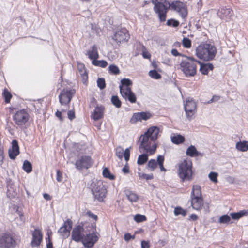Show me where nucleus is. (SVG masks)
Here are the masks:
<instances>
[{"instance_id":"obj_1","label":"nucleus","mask_w":248,"mask_h":248,"mask_svg":"<svg viewBox=\"0 0 248 248\" xmlns=\"http://www.w3.org/2000/svg\"><path fill=\"white\" fill-rule=\"evenodd\" d=\"M159 129L157 126H153L149 128L147 131L140 137L139 140H141L140 145V149H143L149 155L154 154L157 148V145L153 144L152 146L149 142V139L152 141H155L158 138Z\"/></svg>"},{"instance_id":"obj_2","label":"nucleus","mask_w":248,"mask_h":248,"mask_svg":"<svg viewBox=\"0 0 248 248\" xmlns=\"http://www.w3.org/2000/svg\"><path fill=\"white\" fill-rule=\"evenodd\" d=\"M217 53V49L214 45L209 43L201 44L196 49L197 57L206 61L214 59Z\"/></svg>"},{"instance_id":"obj_3","label":"nucleus","mask_w":248,"mask_h":248,"mask_svg":"<svg viewBox=\"0 0 248 248\" xmlns=\"http://www.w3.org/2000/svg\"><path fill=\"white\" fill-rule=\"evenodd\" d=\"M192 169V163L191 161L185 159L179 164L177 172L181 182L190 181L193 179V172Z\"/></svg>"},{"instance_id":"obj_4","label":"nucleus","mask_w":248,"mask_h":248,"mask_svg":"<svg viewBox=\"0 0 248 248\" xmlns=\"http://www.w3.org/2000/svg\"><path fill=\"white\" fill-rule=\"evenodd\" d=\"M186 59L182 60L180 63L182 71L186 77L194 76L197 73V63L196 60L192 57H186Z\"/></svg>"},{"instance_id":"obj_5","label":"nucleus","mask_w":248,"mask_h":248,"mask_svg":"<svg viewBox=\"0 0 248 248\" xmlns=\"http://www.w3.org/2000/svg\"><path fill=\"white\" fill-rule=\"evenodd\" d=\"M91 191L94 200L102 202L106 196L107 189L101 182H93L91 184Z\"/></svg>"},{"instance_id":"obj_6","label":"nucleus","mask_w":248,"mask_h":248,"mask_svg":"<svg viewBox=\"0 0 248 248\" xmlns=\"http://www.w3.org/2000/svg\"><path fill=\"white\" fill-rule=\"evenodd\" d=\"M165 3L168 5L170 10L178 13L183 18H185L187 15V9L185 3L179 0L173 1L171 3L165 0Z\"/></svg>"},{"instance_id":"obj_7","label":"nucleus","mask_w":248,"mask_h":248,"mask_svg":"<svg viewBox=\"0 0 248 248\" xmlns=\"http://www.w3.org/2000/svg\"><path fill=\"white\" fill-rule=\"evenodd\" d=\"M16 242L12 235L5 233L0 237V248H14Z\"/></svg>"},{"instance_id":"obj_8","label":"nucleus","mask_w":248,"mask_h":248,"mask_svg":"<svg viewBox=\"0 0 248 248\" xmlns=\"http://www.w3.org/2000/svg\"><path fill=\"white\" fill-rule=\"evenodd\" d=\"M154 12L158 15L160 22L166 21L168 11L170 10L168 5L164 3H157L154 7Z\"/></svg>"},{"instance_id":"obj_9","label":"nucleus","mask_w":248,"mask_h":248,"mask_svg":"<svg viewBox=\"0 0 248 248\" xmlns=\"http://www.w3.org/2000/svg\"><path fill=\"white\" fill-rule=\"evenodd\" d=\"M29 120V114L24 109L17 111L13 116L14 121L19 126L24 125Z\"/></svg>"},{"instance_id":"obj_10","label":"nucleus","mask_w":248,"mask_h":248,"mask_svg":"<svg viewBox=\"0 0 248 248\" xmlns=\"http://www.w3.org/2000/svg\"><path fill=\"white\" fill-rule=\"evenodd\" d=\"M93 163V161L90 156L82 155L77 160L75 166L78 170L87 169L90 168Z\"/></svg>"},{"instance_id":"obj_11","label":"nucleus","mask_w":248,"mask_h":248,"mask_svg":"<svg viewBox=\"0 0 248 248\" xmlns=\"http://www.w3.org/2000/svg\"><path fill=\"white\" fill-rule=\"evenodd\" d=\"M84 231V229L82 225H78L75 227L71 232L72 240L76 242H79L82 241L85 237Z\"/></svg>"},{"instance_id":"obj_12","label":"nucleus","mask_w":248,"mask_h":248,"mask_svg":"<svg viewBox=\"0 0 248 248\" xmlns=\"http://www.w3.org/2000/svg\"><path fill=\"white\" fill-rule=\"evenodd\" d=\"M75 93L74 89H63L59 96L60 103L62 105L69 104Z\"/></svg>"},{"instance_id":"obj_13","label":"nucleus","mask_w":248,"mask_h":248,"mask_svg":"<svg viewBox=\"0 0 248 248\" xmlns=\"http://www.w3.org/2000/svg\"><path fill=\"white\" fill-rule=\"evenodd\" d=\"M186 117L190 120L196 110V104L192 99H188L184 105Z\"/></svg>"},{"instance_id":"obj_14","label":"nucleus","mask_w":248,"mask_h":248,"mask_svg":"<svg viewBox=\"0 0 248 248\" xmlns=\"http://www.w3.org/2000/svg\"><path fill=\"white\" fill-rule=\"evenodd\" d=\"M217 14L221 19L228 22L231 19L233 15V12L231 8L223 6L218 10Z\"/></svg>"},{"instance_id":"obj_15","label":"nucleus","mask_w":248,"mask_h":248,"mask_svg":"<svg viewBox=\"0 0 248 248\" xmlns=\"http://www.w3.org/2000/svg\"><path fill=\"white\" fill-rule=\"evenodd\" d=\"M73 222L70 219H67L63 223V225L59 229L58 232L63 238H67L70 233L72 228Z\"/></svg>"},{"instance_id":"obj_16","label":"nucleus","mask_w":248,"mask_h":248,"mask_svg":"<svg viewBox=\"0 0 248 248\" xmlns=\"http://www.w3.org/2000/svg\"><path fill=\"white\" fill-rule=\"evenodd\" d=\"M32 239L31 242L32 247H38L40 245L43 239V233L41 230L35 228L32 233Z\"/></svg>"},{"instance_id":"obj_17","label":"nucleus","mask_w":248,"mask_h":248,"mask_svg":"<svg viewBox=\"0 0 248 248\" xmlns=\"http://www.w3.org/2000/svg\"><path fill=\"white\" fill-rule=\"evenodd\" d=\"M129 38V34L128 31L125 29H123L115 32L112 39L117 43L123 41H127Z\"/></svg>"},{"instance_id":"obj_18","label":"nucleus","mask_w":248,"mask_h":248,"mask_svg":"<svg viewBox=\"0 0 248 248\" xmlns=\"http://www.w3.org/2000/svg\"><path fill=\"white\" fill-rule=\"evenodd\" d=\"M9 156L11 159H16L20 154L19 147L16 140H13L12 141V148L8 150Z\"/></svg>"},{"instance_id":"obj_19","label":"nucleus","mask_w":248,"mask_h":248,"mask_svg":"<svg viewBox=\"0 0 248 248\" xmlns=\"http://www.w3.org/2000/svg\"><path fill=\"white\" fill-rule=\"evenodd\" d=\"M130 148H126L124 151V149L120 146L117 147L115 149L116 155L122 159L124 156L126 161H128L130 158Z\"/></svg>"},{"instance_id":"obj_20","label":"nucleus","mask_w":248,"mask_h":248,"mask_svg":"<svg viewBox=\"0 0 248 248\" xmlns=\"http://www.w3.org/2000/svg\"><path fill=\"white\" fill-rule=\"evenodd\" d=\"M105 107L104 106L97 105L93 113L91 114V118L95 121L99 120L104 117Z\"/></svg>"},{"instance_id":"obj_21","label":"nucleus","mask_w":248,"mask_h":248,"mask_svg":"<svg viewBox=\"0 0 248 248\" xmlns=\"http://www.w3.org/2000/svg\"><path fill=\"white\" fill-rule=\"evenodd\" d=\"M122 97L127 99L131 103L136 102L137 98L135 93L132 91L131 88H126V91H121L120 93Z\"/></svg>"},{"instance_id":"obj_22","label":"nucleus","mask_w":248,"mask_h":248,"mask_svg":"<svg viewBox=\"0 0 248 248\" xmlns=\"http://www.w3.org/2000/svg\"><path fill=\"white\" fill-rule=\"evenodd\" d=\"M152 116V115L146 112H141L135 113L133 114L131 121H133L134 122L137 121H141L142 120H147L150 119Z\"/></svg>"},{"instance_id":"obj_23","label":"nucleus","mask_w":248,"mask_h":248,"mask_svg":"<svg viewBox=\"0 0 248 248\" xmlns=\"http://www.w3.org/2000/svg\"><path fill=\"white\" fill-rule=\"evenodd\" d=\"M191 204L194 209L200 210L203 205L202 197H191Z\"/></svg>"},{"instance_id":"obj_24","label":"nucleus","mask_w":248,"mask_h":248,"mask_svg":"<svg viewBox=\"0 0 248 248\" xmlns=\"http://www.w3.org/2000/svg\"><path fill=\"white\" fill-rule=\"evenodd\" d=\"M197 63L200 65V71L203 75H207L209 70H212L214 68V66L212 64L203 63L199 61H197Z\"/></svg>"},{"instance_id":"obj_25","label":"nucleus","mask_w":248,"mask_h":248,"mask_svg":"<svg viewBox=\"0 0 248 248\" xmlns=\"http://www.w3.org/2000/svg\"><path fill=\"white\" fill-rule=\"evenodd\" d=\"M186 155L190 157L202 156L203 154L198 152L196 147L190 145L186 151Z\"/></svg>"},{"instance_id":"obj_26","label":"nucleus","mask_w":248,"mask_h":248,"mask_svg":"<svg viewBox=\"0 0 248 248\" xmlns=\"http://www.w3.org/2000/svg\"><path fill=\"white\" fill-rule=\"evenodd\" d=\"M86 55H88L89 58L93 61L99 58V54L96 46H93L92 50L87 51Z\"/></svg>"},{"instance_id":"obj_27","label":"nucleus","mask_w":248,"mask_h":248,"mask_svg":"<svg viewBox=\"0 0 248 248\" xmlns=\"http://www.w3.org/2000/svg\"><path fill=\"white\" fill-rule=\"evenodd\" d=\"M132 85V81L129 78H124L121 80V84L119 86L120 92L126 91V88H130Z\"/></svg>"},{"instance_id":"obj_28","label":"nucleus","mask_w":248,"mask_h":248,"mask_svg":"<svg viewBox=\"0 0 248 248\" xmlns=\"http://www.w3.org/2000/svg\"><path fill=\"white\" fill-rule=\"evenodd\" d=\"M248 215V210H242L238 212L231 213L230 216L234 220H238L245 216Z\"/></svg>"},{"instance_id":"obj_29","label":"nucleus","mask_w":248,"mask_h":248,"mask_svg":"<svg viewBox=\"0 0 248 248\" xmlns=\"http://www.w3.org/2000/svg\"><path fill=\"white\" fill-rule=\"evenodd\" d=\"M191 197H202L201 186L198 185L193 186Z\"/></svg>"},{"instance_id":"obj_30","label":"nucleus","mask_w":248,"mask_h":248,"mask_svg":"<svg viewBox=\"0 0 248 248\" xmlns=\"http://www.w3.org/2000/svg\"><path fill=\"white\" fill-rule=\"evenodd\" d=\"M236 149L240 151L245 152L248 150V141H239L236 144Z\"/></svg>"},{"instance_id":"obj_31","label":"nucleus","mask_w":248,"mask_h":248,"mask_svg":"<svg viewBox=\"0 0 248 248\" xmlns=\"http://www.w3.org/2000/svg\"><path fill=\"white\" fill-rule=\"evenodd\" d=\"M125 195L127 199L131 202H136L138 199V196L136 193L130 190H126L125 191Z\"/></svg>"},{"instance_id":"obj_32","label":"nucleus","mask_w":248,"mask_h":248,"mask_svg":"<svg viewBox=\"0 0 248 248\" xmlns=\"http://www.w3.org/2000/svg\"><path fill=\"white\" fill-rule=\"evenodd\" d=\"M171 141L175 144H180L185 141V137L181 135H177L172 136L171 138Z\"/></svg>"},{"instance_id":"obj_33","label":"nucleus","mask_w":248,"mask_h":248,"mask_svg":"<svg viewBox=\"0 0 248 248\" xmlns=\"http://www.w3.org/2000/svg\"><path fill=\"white\" fill-rule=\"evenodd\" d=\"M148 159V155L147 154H142L138 157L137 163L138 165H142L144 164Z\"/></svg>"},{"instance_id":"obj_34","label":"nucleus","mask_w":248,"mask_h":248,"mask_svg":"<svg viewBox=\"0 0 248 248\" xmlns=\"http://www.w3.org/2000/svg\"><path fill=\"white\" fill-rule=\"evenodd\" d=\"M108 72L110 74L115 75H119L120 73L119 67L115 64H111L109 66Z\"/></svg>"},{"instance_id":"obj_35","label":"nucleus","mask_w":248,"mask_h":248,"mask_svg":"<svg viewBox=\"0 0 248 248\" xmlns=\"http://www.w3.org/2000/svg\"><path fill=\"white\" fill-rule=\"evenodd\" d=\"M22 168L24 170L28 173L31 172L32 170L31 164L27 160L24 161Z\"/></svg>"},{"instance_id":"obj_36","label":"nucleus","mask_w":248,"mask_h":248,"mask_svg":"<svg viewBox=\"0 0 248 248\" xmlns=\"http://www.w3.org/2000/svg\"><path fill=\"white\" fill-rule=\"evenodd\" d=\"M92 64L95 66L101 67L102 68H105L108 65L107 61L105 60H97V59L92 61Z\"/></svg>"},{"instance_id":"obj_37","label":"nucleus","mask_w":248,"mask_h":248,"mask_svg":"<svg viewBox=\"0 0 248 248\" xmlns=\"http://www.w3.org/2000/svg\"><path fill=\"white\" fill-rule=\"evenodd\" d=\"M103 175L104 177L108 178L110 180H114L115 179V176L113 174H112L109 169L107 168H105L103 170Z\"/></svg>"},{"instance_id":"obj_38","label":"nucleus","mask_w":248,"mask_h":248,"mask_svg":"<svg viewBox=\"0 0 248 248\" xmlns=\"http://www.w3.org/2000/svg\"><path fill=\"white\" fill-rule=\"evenodd\" d=\"M111 101L112 104L115 106L116 108H120L121 107V101L119 99V97L116 95H113L112 96Z\"/></svg>"},{"instance_id":"obj_39","label":"nucleus","mask_w":248,"mask_h":248,"mask_svg":"<svg viewBox=\"0 0 248 248\" xmlns=\"http://www.w3.org/2000/svg\"><path fill=\"white\" fill-rule=\"evenodd\" d=\"M174 214L175 216L182 215L183 216L185 217L186 215V211L184 210L182 207L178 206L175 208Z\"/></svg>"},{"instance_id":"obj_40","label":"nucleus","mask_w":248,"mask_h":248,"mask_svg":"<svg viewBox=\"0 0 248 248\" xmlns=\"http://www.w3.org/2000/svg\"><path fill=\"white\" fill-rule=\"evenodd\" d=\"M149 75L152 78L155 79H159L161 78V75L158 73L155 70H150L149 72Z\"/></svg>"},{"instance_id":"obj_41","label":"nucleus","mask_w":248,"mask_h":248,"mask_svg":"<svg viewBox=\"0 0 248 248\" xmlns=\"http://www.w3.org/2000/svg\"><path fill=\"white\" fill-rule=\"evenodd\" d=\"M166 25L168 26L176 28L179 25V22L173 18H171L167 20Z\"/></svg>"},{"instance_id":"obj_42","label":"nucleus","mask_w":248,"mask_h":248,"mask_svg":"<svg viewBox=\"0 0 248 248\" xmlns=\"http://www.w3.org/2000/svg\"><path fill=\"white\" fill-rule=\"evenodd\" d=\"M85 238L88 241L91 242H95V243L98 241V237L95 233H89L87 234Z\"/></svg>"},{"instance_id":"obj_43","label":"nucleus","mask_w":248,"mask_h":248,"mask_svg":"<svg viewBox=\"0 0 248 248\" xmlns=\"http://www.w3.org/2000/svg\"><path fill=\"white\" fill-rule=\"evenodd\" d=\"M3 95L5 99V102L6 103H9L12 96L11 93L7 89H5L3 92Z\"/></svg>"},{"instance_id":"obj_44","label":"nucleus","mask_w":248,"mask_h":248,"mask_svg":"<svg viewBox=\"0 0 248 248\" xmlns=\"http://www.w3.org/2000/svg\"><path fill=\"white\" fill-rule=\"evenodd\" d=\"M231 220L230 216L224 215L220 217L218 222L220 223H227Z\"/></svg>"},{"instance_id":"obj_45","label":"nucleus","mask_w":248,"mask_h":248,"mask_svg":"<svg viewBox=\"0 0 248 248\" xmlns=\"http://www.w3.org/2000/svg\"><path fill=\"white\" fill-rule=\"evenodd\" d=\"M134 220L136 222L138 223L142 222L146 220V217L143 215L136 214L134 216Z\"/></svg>"},{"instance_id":"obj_46","label":"nucleus","mask_w":248,"mask_h":248,"mask_svg":"<svg viewBox=\"0 0 248 248\" xmlns=\"http://www.w3.org/2000/svg\"><path fill=\"white\" fill-rule=\"evenodd\" d=\"M97 85L100 89H104L106 87L105 79L104 78H98L97 80Z\"/></svg>"},{"instance_id":"obj_47","label":"nucleus","mask_w":248,"mask_h":248,"mask_svg":"<svg viewBox=\"0 0 248 248\" xmlns=\"http://www.w3.org/2000/svg\"><path fill=\"white\" fill-rule=\"evenodd\" d=\"M81 242H82L84 247L87 248H92V247L95 244V242H91V241H88L86 240L85 237Z\"/></svg>"},{"instance_id":"obj_48","label":"nucleus","mask_w":248,"mask_h":248,"mask_svg":"<svg viewBox=\"0 0 248 248\" xmlns=\"http://www.w3.org/2000/svg\"><path fill=\"white\" fill-rule=\"evenodd\" d=\"M147 167L150 168L152 170H154L157 167V163L155 159L150 160L147 164Z\"/></svg>"},{"instance_id":"obj_49","label":"nucleus","mask_w":248,"mask_h":248,"mask_svg":"<svg viewBox=\"0 0 248 248\" xmlns=\"http://www.w3.org/2000/svg\"><path fill=\"white\" fill-rule=\"evenodd\" d=\"M217 176L218 173L215 172H211L208 175L210 180L214 183L217 182Z\"/></svg>"},{"instance_id":"obj_50","label":"nucleus","mask_w":248,"mask_h":248,"mask_svg":"<svg viewBox=\"0 0 248 248\" xmlns=\"http://www.w3.org/2000/svg\"><path fill=\"white\" fill-rule=\"evenodd\" d=\"M182 44H183V46L185 48H190L191 46V41L188 38H186V37L184 38L183 39V41H182Z\"/></svg>"},{"instance_id":"obj_51","label":"nucleus","mask_w":248,"mask_h":248,"mask_svg":"<svg viewBox=\"0 0 248 248\" xmlns=\"http://www.w3.org/2000/svg\"><path fill=\"white\" fill-rule=\"evenodd\" d=\"M139 175L140 178L147 180H152L153 179V175L152 174H146L145 173L141 174L139 173Z\"/></svg>"},{"instance_id":"obj_52","label":"nucleus","mask_w":248,"mask_h":248,"mask_svg":"<svg viewBox=\"0 0 248 248\" xmlns=\"http://www.w3.org/2000/svg\"><path fill=\"white\" fill-rule=\"evenodd\" d=\"M80 75L82 78V80H83V82L84 84H86L87 81V79H88V74L85 70H84L82 71V72H80Z\"/></svg>"},{"instance_id":"obj_53","label":"nucleus","mask_w":248,"mask_h":248,"mask_svg":"<svg viewBox=\"0 0 248 248\" xmlns=\"http://www.w3.org/2000/svg\"><path fill=\"white\" fill-rule=\"evenodd\" d=\"M46 248H54L52 242L48 235V237L46 238Z\"/></svg>"},{"instance_id":"obj_54","label":"nucleus","mask_w":248,"mask_h":248,"mask_svg":"<svg viewBox=\"0 0 248 248\" xmlns=\"http://www.w3.org/2000/svg\"><path fill=\"white\" fill-rule=\"evenodd\" d=\"M56 179L58 182H61L62 180V172L59 170H57V178Z\"/></svg>"},{"instance_id":"obj_55","label":"nucleus","mask_w":248,"mask_h":248,"mask_svg":"<svg viewBox=\"0 0 248 248\" xmlns=\"http://www.w3.org/2000/svg\"><path fill=\"white\" fill-rule=\"evenodd\" d=\"M68 117L71 121L75 118V112L73 110H69L67 113Z\"/></svg>"},{"instance_id":"obj_56","label":"nucleus","mask_w":248,"mask_h":248,"mask_svg":"<svg viewBox=\"0 0 248 248\" xmlns=\"http://www.w3.org/2000/svg\"><path fill=\"white\" fill-rule=\"evenodd\" d=\"M220 99V96L218 95H214L212 98L207 102L208 104H210L212 102H217Z\"/></svg>"},{"instance_id":"obj_57","label":"nucleus","mask_w":248,"mask_h":248,"mask_svg":"<svg viewBox=\"0 0 248 248\" xmlns=\"http://www.w3.org/2000/svg\"><path fill=\"white\" fill-rule=\"evenodd\" d=\"M135 238V236H132L130 233H126L124 235V239L125 241H128L131 239H134Z\"/></svg>"},{"instance_id":"obj_58","label":"nucleus","mask_w":248,"mask_h":248,"mask_svg":"<svg viewBox=\"0 0 248 248\" xmlns=\"http://www.w3.org/2000/svg\"><path fill=\"white\" fill-rule=\"evenodd\" d=\"M87 215H88L89 217L92 218L95 220H96L98 218L97 216L93 214L90 211H88L87 212Z\"/></svg>"},{"instance_id":"obj_59","label":"nucleus","mask_w":248,"mask_h":248,"mask_svg":"<svg viewBox=\"0 0 248 248\" xmlns=\"http://www.w3.org/2000/svg\"><path fill=\"white\" fill-rule=\"evenodd\" d=\"M141 248H150V245L148 242L142 241L141 242Z\"/></svg>"},{"instance_id":"obj_60","label":"nucleus","mask_w":248,"mask_h":248,"mask_svg":"<svg viewBox=\"0 0 248 248\" xmlns=\"http://www.w3.org/2000/svg\"><path fill=\"white\" fill-rule=\"evenodd\" d=\"M164 160V156L161 155H159L158 156L157 161V163H158V165L163 164Z\"/></svg>"},{"instance_id":"obj_61","label":"nucleus","mask_w":248,"mask_h":248,"mask_svg":"<svg viewBox=\"0 0 248 248\" xmlns=\"http://www.w3.org/2000/svg\"><path fill=\"white\" fill-rule=\"evenodd\" d=\"M171 53L172 55L174 56H184V55H182L181 53L178 52V51L176 49H172L171 51Z\"/></svg>"},{"instance_id":"obj_62","label":"nucleus","mask_w":248,"mask_h":248,"mask_svg":"<svg viewBox=\"0 0 248 248\" xmlns=\"http://www.w3.org/2000/svg\"><path fill=\"white\" fill-rule=\"evenodd\" d=\"M78 67L80 72H82L83 71L85 70V66L83 64H78Z\"/></svg>"},{"instance_id":"obj_63","label":"nucleus","mask_w":248,"mask_h":248,"mask_svg":"<svg viewBox=\"0 0 248 248\" xmlns=\"http://www.w3.org/2000/svg\"><path fill=\"white\" fill-rule=\"evenodd\" d=\"M197 219H198V216L195 214H192L189 216V220L195 221V220H197Z\"/></svg>"},{"instance_id":"obj_64","label":"nucleus","mask_w":248,"mask_h":248,"mask_svg":"<svg viewBox=\"0 0 248 248\" xmlns=\"http://www.w3.org/2000/svg\"><path fill=\"white\" fill-rule=\"evenodd\" d=\"M142 56L144 58L148 59L150 58L151 55L147 52L143 51L142 53Z\"/></svg>"}]
</instances>
